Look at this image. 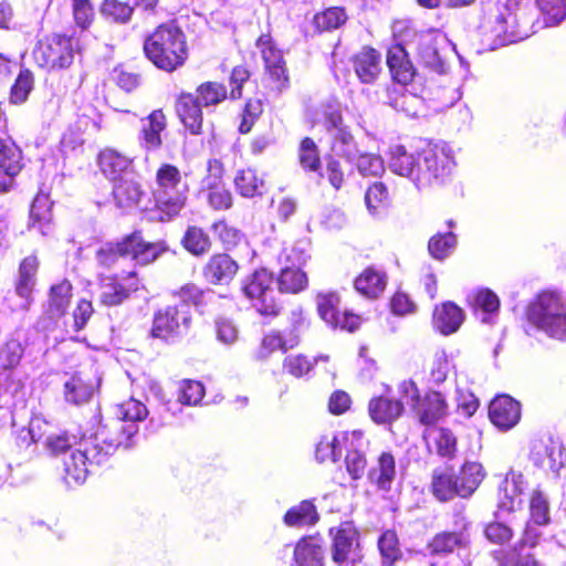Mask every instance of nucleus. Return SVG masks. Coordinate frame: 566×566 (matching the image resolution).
I'll list each match as a JSON object with an SVG mask.
<instances>
[{
	"label": "nucleus",
	"instance_id": "14",
	"mask_svg": "<svg viewBox=\"0 0 566 566\" xmlns=\"http://www.w3.org/2000/svg\"><path fill=\"white\" fill-rule=\"evenodd\" d=\"M531 460L535 465L559 475L560 470L566 467V449L558 439L542 438L533 442Z\"/></svg>",
	"mask_w": 566,
	"mask_h": 566
},
{
	"label": "nucleus",
	"instance_id": "60",
	"mask_svg": "<svg viewBox=\"0 0 566 566\" xmlns=\"http://www.w3.org/2000/svg\"><path fill=\"white\" fill-rule=\"evenodd\" d=\"M227 97V90L222 84L216 82H207L197 88L196 99L201 106H212L222 102Z\"/></svg>",
	"mask_w": 566,
	"mask_h": 566
},
{
	"label": "nucleus",
	"instance_id": "51",
	"mask_svg": "<svg viewBox=\"0 0 566 566\" xmlns=\"http://www.w3.org/2000/svg\"><path fill=\"white\" fill-rule=\"evenodd\" d=\"M298 161L306 171H319L322 166L319 150L312 138L305 137L302 139L298 147Z\"/></svg>",
	"mask_w": 566,
	"mask_h": 566
},
{
	"label": "nucleus",
	"instance_id": "64",
	"mask_svg": "<svg viewBox=\"0 0 566 566\" xmlns=\"http://www.w3.org/2000/svg\"><path fill=\"white\" fill-rule=\"evenodd\" d=\"M33 74L29 70L19 73L10 94V101L14 104H21L27 101L33 88Z\"/></svg>",
	"mask_w": 566,
	"mask_h": 566
},
{
	"label": "nucleus",
	"instance_id": "5",
	"mask_svg": "<svg viewBox=\"0 0 566 566\" xmlns=\"http://www.w3.org/2000/svg\"><path fill=\"white\" fill-rule=\"evenodd\" d=\"M522 22L517 10L509 0H499L485 12L483 28L493 34L499 45H506L526 39L530 30Z\"/></svg>",
	"mask_w": 566,
	"mask_h": 566
},
{
	"label": "nucleus",
	"instance_id": "25",
	"mask_svg": "<svg viewBox=\"0 0 566 566\" xmlns=\"http://www.w3.org/2000/svg\"><path fill=\"white\" fill-rule=\"evenodd\" d=\"M116 415H117L118 419H120L122 421L129 422V423L122 424L119 422H116L114 432H112L107 428H105V429L108 431L111 439H119V440L125 441L126 434L124 433V429L129 427V424H133L136 427V429H137L136 433H137L138 427H137V424H135V422L144 420L148 415V409L139 400L130 398L117 406Z\"/></svg>",
	"mask_w": 566,
	"mask_h": 566
},
{
	"label": "nucleus",
	"instance_id": "28",
	"mask_svg": "<svg viewBox=\"0 0 566 566\" xmlns=\"http://www.w3.org/2000/svg\"><path fill=\"white\" fill-rule=\"evenodd\" d=\"M238 264L228 254L212 255L203 268L206 280L212 284L230 282L238 272Z\"/></svg>",
	"mask_w": 566,
	"mask_h": 566
},
{
	"label": "nucleus",
	"instance_id": "16",
	"mask_svg": "<svg viewBox=\"0 0 566 566\" xmlns=\"http://www.w3.org/2000/svg\"><path fill=\"white\" fill-rule=\"evenodd\" d=\"M256 48L261 53L268 73L275 83V88L281 92L286 87L289 81L281 50L276 48L270 34L260 35Z\"/></svg>",
	"mask_w": 566,
	"mask_h": 566
},
{
	"label": "nucleus",
	"instance_id": "38",
	"mask_svg": "<svg viewBox=\"0 0 566 566\" xmlns=\"http://www.w3.org/2000/svg\"><path fill=\"white\" fill-rule=\"evenodd\" d=\"M51 221V202L48 196L40 193L31 205L29 229L36 230L42 235H48L52 229Z\"/></svg>",
	"mask_w": 566,
	"mask_h": 566
},
{
	"label": "nucleus",
	"instance_id": "20",
	"mask_svg": "<svg viewBox=\"0 0 566 566\" xmlns=\"http://www.w3.org/2000/svg\"><path fill=\"white\" fill-rule=\"evenodd\" d=\"M98 166L112 182L135 175L133 159L113 148H105L99 153Z\"/></svg>",
	"mask_w": 566,
	"mask_h": 566
},
{
	"label": "nucleus",
	"instance_id": "2",
	"mask_svg": "<svg viewBox=\"0 0 566 566\" xmlns=\"http://www.w3.org/2000/svg\"><path fill=\"white\" fill-rule=\"evenodd\" d=\"M144 51L158 69L171 72L187 57L185 35L174 23L161 24L145 40Z\"/></svg>",
	"mask_w": 566,
	"mask_h": 566
},
{
	"label": "nucleus",
	"instance_id": "59",
	"mask_svg": "<svg viewBox=\"0 0 566 566\" xmlns=\"http://www.w3.org/2000/svg\"><path fill=\"white\" fill-rule=\"evenodd\" d=\"M347 17L342 8H329L314 15L313 23L317 31H331L345 23Z\"/></svg>",
	"mask_w": 566,
	"mask_h": 566
},
{
	"label": "nucleus",
	"instance_id": "24",
	"mask_svg": "<svg viewBox=\"0 0 566 566\" xmlns=\"http://www.w3.org/2000/svg\"><path fill=\"white\" fill-rule=\"evenodd\" d=\"M525 482L522 474L511 472L506 474L499 486L497 507L499 510L513 512L522 504V493Z\"/></svg>",
	"mask_w": 566,
	"mask_h": 566
},
{
	"label": "nucleus",
	"instance_id": "46",
	"mask_svg": "<svg viewBox=\"0 0 566 566\" xmlns=\"http://www.w3.org/2000/svg\"><path fill=\"white\" fill-rule=\"evenodd\" d=\"M432 492L440 501H448L455 495L460 496L457 476L448 470L436 472L432 480Z\"/></svg>",
	"mask_w": 566,
	"mask_h": 566
},
{
	"label": "nucleus",
	"instance_id": "49",
	"mask_svg": "<svg viewBox=\"0 0 566 566\" xmlns=\"http://www.w3.org/2000/svg\"><path fill=\"white\" fill-rule=\"evenodd\" d=\"M469 543V535L465 532H446L438 534L431 542L432 553H451L457 547L465 546Z\"/></svg>",
	"mask_w": 566,
	"mask_h": 566
},
{
	"label": "nucleus",
	"instance_id": "13",
	"mask_svg": "<svg viewBox=\"0 0 566 566\" xmlns=\"http://www.w3.org/2000/svg\"><path fill=\"white\" fill-rule=\"evenodd\" d=\"M333 536V560L338 565L354 564L360 559L358 534L349 522L342 523L338 527L332 528Z\"/></svg>",
	"mask_w": 566,
	"mask_h": 566
},
{
	"label": "nucleus",
	"instance_id": "18",
	"mask_svg": "<svg viewBox=\"0 0 566 566\" xmlns=\"http://www.w3.org/2000/svg\"><path fill=\"white\" fill-rule=\"evenodd\" d=\"M491 422L500 430L507 431L521 419V405L507 395L494 398L489 407Z\"/></svg>",
	"mask_w": 566,
	"mask_h": 566
},
{
	"label": "nucleus",
	"instance_id": "43",
	"mask_svg": "<svg viewBox=\"0 0 566 566\" xmlns=\"http://www.w3.org/2000/svg\"><path fill=\"white\" fill-rule=\"evenodd\" d=\"M469 304L475 310L481 311L483 323L490 322V316L496 313L500 307L497 295L489 289H478L468 295Z\"/></svg>",
	"mask_w": 566,
	"mask_h": 566
},
{
	"label": "nucleus",
	"instance_id": "62",
	"mask_svg": "<svg viewBox=\"0 0 566 566\" xmlns=\"http://www.w3.org/2000/svg\"><path fill=\"white\" fill-rule=\"evenodd\" d=\"M457 237L452 232L433 235L428 242L429 253L437 260L446 259L455 248Z\"/></svg>",
	"mask_w": 566,
	"mask_h": 566
},
{
	"label": "nucleus",
	"instance_id": "31",
	"mask_svg": "<svg viewBox=\"0 0 566 566\" xmlns=\"http://www.w3.org/2000/svg\"><path fill=\"white\" fill-rule=\"evenodd\" d=\"M95 385L82 373L71 375L64 382L63 395L67 403L81 406L93 397Z\"/></svg>",
	"mask_w": 566,
	"mask_h": 566
},
{
	"label": "nucleus",
	"instance_id": "44",
	"mask_svg": "<svg viewBox=\"0 0 566 566\" xmlns=\"http://www.w3.org/2000/svg\"><path fill=\"white\" fill-rule=\"evenodd\" d=\"M283 520L287 526L313 525L318 521V513L315 505L311 501L305 500L291 507L285 513Z\"/></svg>",
	"mask_w": 566,
	"mask_h": 566
},
{
	"label": "nucleus",
	"instance_id": "57",
	"mask_svg": "<svg viewBox=\"0 0 566 566\" xmlns=\"http://www.w3.org/2000/svg\"><path fill=\"white\" fill-rule=\"evenodd\" d=\"M184 247L193 255H201L209 251L210 240L202 229L189 227L182 239Z\"/></svg>",
	"mask_w": 566,
	"mask_h": 566
},
{
	"label": "nucleus",
	"instance_id": "58",
	"mask_svg": "<svg viewBox=\"0 0 566 566\" xmlns=\"http://www.w3.org/2000/svg\"><path fill=\"white\" fill-rule=\"evenodd\" d=\"M24 348L20 340L10 338L0 347V369H14L21 361Z\"/></svg>",
	"mask_w": 566,
	"mask_h": 566
},
{
	"label": "nucleus",
	"instance_id": "56",
	"mask_svg": "<svg viewBox=\"0 0 566 566\" xmlns=\"http://www.w3.org/2000/svg\"><path fill=\"white\" fill-rule=\"evenodd\" d=\"M21 151L11 138H0V168L21 170Z\"/></svg>",
	"mask_w": 566,
	"mask_h": 566
},
{
	"label": "nucleus",
	"instance_id": "32",
	"mask_svg": "<svg viewBox=\"0 0 566 566\" xmlns=\"http://www.w3.org/2000/svg\"><path fill=\"white\" fill-rule=\"evenodd\" d=\"M416 413L422 424H432L448 413V403L444 396L439 391L428 392L420 400Z\"/></svg>",
	"mask_w": 566,
	"mask_h": 566
},
{
	"label": "nucleus",
	"instance_id": "35",
	"mask_svg": "<svg viewBox=\"0 0 566 566\" xmlns=\"http://www.w3.org/2000/svg\"><path fill=\"white\" fill-rule=\"evenodd\" d=\"M463 319L464 314L462 310L452 302L441 304V306L436 307L433 313V325L444 335L457 332Z\"/></svg>",
	"mask_w": 566,
	"mask_h": 566
},
{
	"label": "nucleus",
	"instance_id": "41",
	"mask_svg": "<svg viewBox=\"0 0 566 566\" xmlns=\"http://www.w3.org/2000/svg\"><path fill=\"white\" fill-rule=\"evenodd\" d=\"M388 98L392 108L410 117L417 116L423 105V101L418 95L409 93L403 86L390 90Z\"/></svg>",
	"mask_w": 566,
	"mask_h": 566
},
{
	"label": "nucleus",
	"instance_id": "3",
	"mask_svg": "<svg viewBox=\"0 0 566 566\" xmlns=\"http://www.w3.org/2000/svg\"><path fill=\"white\" fill-rule=\"evenodd\" d=\"M527 319L552 338L566 340V296L545 291L527 307Z\"/></svg>",
	"mask_w": 566,
	"mask_h": 566
},
{
	"label": "nucleus",
	"instance_id": "19",
	"mask_svg": "<svg viewBox=\"0 0 566 566\" xmlns=\"http://www.w3.org/2000/svg\"><path fill=\"white\" fill-rule=\"evenodd\" d=\"M403 402L391 396V389L385 386V392L370 399L368 412L371 420L378 424H390L401 417Z\"/></svg>",
	"mask_w": 566,
	"mask_h": 566
},
{
	"label": "nucleus",
	"instance_id": "4",
	"mask_svg": "<svg viewBox=\"0 0 566 566\" xmlns=\"http://www.w3.org/2000/svg\"><path fill=\"white\" fill-rule=\"evenodd\" d=\"M188 186L180 170L171 164H163L156 172L154 197L163 221L177 216L187 199Z\"/></svg>",
	"mask_w": 566,
	"mask_h": 566
},
{
	"label": "nucleus",
	"instance_id": "42",
	"mask_svg": "<svg viewBox=\"0 0 566 566\" xmlns=\"http://www.w3.org/2000/svg\"><path fill=\"white\" fill-rule=\"evenodd\" d=\"M427 444L430 449L434 448L441 457L451 458L455 452L457 439L453 433L446 428H431L424 432Z\"/></svg>",
	"mask_w": 566,
	"mask_h": 566
},
{
	"label": "nucleus",
	"instance_id": "40",
	"mask_svg": "<svg viewBox=\"0 0 566 566\" xmlns=\"http://www.w3.org/2000/svg\"><path fill=\"white\" fill-rule=\"evenodd\" d=\"M71 297L72 285L69 281L64 280L53 285L50 290L45 314L52 319L62 317L66 313Z\"/></svg>",
	"mask_w": 566,
	"mask_h": 566
},
{
	"label": "nucleus",
	"instance_id": "48",
	"mask_svg": "<svg viewBox=\"0 0 566 566\" xmlns=\"http://www.w3.org/2000/svg\"><path fill=\"white\" fill-rule=\"evenodd\" d=\"M366 446V441L364 440V444L357 446V442L354 444L348 443L346 446L347 454L345 457L346 470L349 476L353 480H359L364 476L367 465V460L364 453V448Z\"/></svg>",
	"mask_w": 566,
	"mask_h": 566
},
{
	"label": "nucleus",
	"instance_id": "30",
	"mask_svg": "<svg viewBox=\"0 0 566 566\" xmlns=\"http://www.w3.org/2000/svg\"><path fill=\"white\" fill-rule=\"evenodd\" d=\"M397 476L396 461L391 453L384 452L368 471V480L380 492H389Z\"/></svg>",
	"mask_w": 566,
	"mask_h": 566
},
{
	"label": "nucleus",
	"instance_id": "6",
	"mask_svg": "<svg viewBox=\"0 0 566 566\" xmlns=\"http://www.w3.org/2000/svg\"><path fill=\"white\" fill-rule=\"evenodd\" d=\"M420 158L421 176L417 177L419 189L444 184L455 168L453 151L443 142L429 144L420 151Z\"/></svg>",
	"mask_w": 566,
	"mask_h": 566
},
{
	"label": "nucleus",
	"instance_id": "27",
	"mask_svg": "<svg viewBox=\"0 0 566 566\" xmlns=\"http://www.w3.org/2000/svg\"><path fill=\"white\" fill-rule=\"evenodd\" d=\"M176 112L185 128L192 135H199L202 130L201 104L192 94L182 93L176 104Z\"/></svg>",
	"mask_w": 566,
	"mask_h": 566
},
{
	"label": "nucleus",
	"instance_id": "23",
	"mask_svg": "<svg viewBox=\"0 0 566 566\" xmlns=\"http://www.w3.org/2000/svg\"><path fill=\"white\" fill-rule=\"evenodd\" d=\"M38 265V259L33 255L23 259L20 264L15 283V294L20 298V302L15 305L17 310L27 311L30 307Z\"/></svg>",
	"mask_w": 566,
	"mask_h": 566
},
{
	"label": "nucleus",
	"instance_id": "9",
	"mask_svg": "<svg viewBox=\"0 0 566 566\" xmlns=\"http://www.w3.org/2000/svg\"><path fill=\"white\" fill-rule=\"evenodd\" d=\"M77 40L72 36L53 34L40 40L33 49L35 63L45 70L69 67L74 59Z\"/></svg>",
	"mask_w": 566,
	"mask_h": 566
},
{
	"label": "nucleus",
	"instance_id": "29",
	"mask_svg": "<svg viewBox=\"0 0 566 566\" xmlns=\"http://www.w3.org/2000/svg\"><path fill=\"white\" fill-rule=\"evenodd\" d=\"M126 244L128 245V256L142 265L154 262L167 249L161 241L145 242L138 232L126 237Z\"/></svg>",
	"mask_w": 566,
	"mask_h": 566
},
{
	"label": "nucleus",
	"instance_id": "10",
	"mask_svg": "<svg viewBox=\"0 0 566 566\" xmlns=\"http://www.w3.org/2000/svg\"><path fill=\"white\" fill-rule=\"evenodd\" d=\"M191 308L187 304L168 305L154 315L150 336L175 342L190 328Z\"/></svg>",
	"mask_w": 566,
	"mask_h": 566
},
{
	"label": "nucleus",
	"instance_id": "8",
	"mask_svg": "<svg viewBox=\"0 0 566 566\" xmlns=\"http://www.w3.org/2000/svg\"><path fill=\"white\" fill-rule=\"evenodd\" d=\"M323 125L329 137L331 156L354 164L360 154V148L349 127L344 124L340 109L337 106L328 105L325 108Z\"/></svg>",
	"mask_w": 566,
	"mask_h": 566
},
{
	"label": "nucleus",
	"instance_id": "7",
	"mask_svg": "<svg viewBox=\"0 0 566 566\" xmlns=\"http://www.w3.org/2000/svg\"><path fill=\"white\" fill-rule=\"evenodd\" d=\"M409 45L426 67L439 74L447 72V52L455 51L448 36L434 29L415 34Z\"/></svg>",
	"mask_w": 566,
	"mask_h": 566
},
{
	"label": "nucleus",
	"instance_id": "1",
	"mask_svg": "<svg viewBox=\"0 0 566 566\" xmlns=\"http://www.w3.org/2000/svg\"><path fill=\"white\" fill-rule=\"evenodd\" d=\"M136 427L129 424L124 429L126 440L111 439L108 431L98 428L95 433L84 434L77 440L76 436L65 431H53L48 434L44 441L45 449L52 454H60L66 451L70 453L64 458V480L70 486L83 484L92 468L106 462L119 447L130 448L136 436Z\"/></svg>",
	"mask_w": 566,
	"mask_h": 566
},
{
	"label": "nucleus",
	"instance_id": "55",
	"mask_svg": "<svg viewBox=\"0 0 566 566\" xmlns=\"http://www.w3.org/2000/svg\"><path fill=\"white\" fill-rule=\"evenodd\" d=\"M378 547L385 566H391L401 556L397 534L391 530L381 534L378 539Z\"/></svg>",
	"mask_w": 566,
	"mask_h": 566
},
{
	"label": "nucleus",
	"instance_id": "26",
	"mask_svg": "<svg viewBox=\"0 0 566 566\" xmlns=\"http://www.w3.org/2000/svg\"><path fill=\"white\" fill-rule=\"evenodd\" d=\"M285 552L292 551L295 566H322L324 560V551L322 542L316 537H304L292 548L285 546Z\"/></svg>",
	"mask_w": 566,
	"mask_h": 566
},
{
	"label": "nucleus",
	"instance_id": "36",
	"mask_svg": "<svg viewBox=\"0 0 566 566\" xmlns=\"http://www.w3.org/2000/svg\"><path fill=\"white\" fill-rule=\"evenodd\" d=\"M486 475L483 465L475 461H467L455 474L460 488V496L470 497Z\"/></svg>",
	"mask_w": 566,
	"mask_h": 566
},
{
	"label": "nucleus",
	"instance_id": "12",
	"mask_svg": "<svg viewBox=\"0 0 566 566\" xmlns=\"http://www.w3.org/2000/svg\"><path fill=\"white\" fill-rule=\"evenodd\" d=\"M306 327V321L302 312L293 313L292 327L284 331H271L265 334L259 348L254 353L256 360H265L276 350L287 352L300 344L301 334Z\"/></svg>",
	"mask_w": 566,
	"mask_h": 566
},
{
	"label": "nucleus",
	"instance_id": "45",
	"mask_svg": "<svg viewBox=\"0 0 566 566\" xmlns=\"http://www.w3.org/2000/svg\"><path fill=\"white\" fill-rule=\"evenodd\" d=\"M134 8L119 0H103L99 7V13L104 20L116 24H126L130 21Z\"/></svg>",
	"mask_w": 566,
	"mask_h": 566
},
{
	"label": "nucleus",
	"instance_id": "37",
	"mask_svg": "<svg viewBox=\"0 0 566 566\" xmlns=\"http://www.w3.org/2000/svg\"><path fill=\"white\" fill-rule=\"evenodd\" d=\"M113 196L118 207L133 208L139 203L144 191L133 175L114 182Z\"/></svg>",
	"mask_w": 566,
	"mask_h": 566
},
{
	"label": "nucleus",
	"instance_id": "53",
	"mask_svg": "<svg viewBox=\"0 0 566 566\" xmlns=\"http://www.w3.org/2000/svg\"><path fill=\"white\" fill-rule=\"evenodd\" d=\"M546 27L558 25L566 19V0H536Z\"/></svg>",
	"mask_w": 566,
	"mask_h": 566
},
{
	"label": "nucleus",
	"instance_id": "33",
	"mask_svg": "<svg viewBox=\"0 0 566 566\" xmlns=\"http://www.w3.org/2000/svg\"><path fill=\"white\" fill-rule=\"evenodd\" d=\"M387 64L392 78L402 86L410 83L416 74L415 67L401 45H395L388 50Z\"/></svg>",
	"mask_w": 566,
	"mask_h": 566
},
{
	"label": "nucleus",
	"instance_id": "21",
	"mask_svg": "<svg viewBox=\"0 0 566 566\" xmlns=\"http://www.w3.org/2000/svg\"><path fill=\"white\" fill-rule=\"evenodd\" d=\"M139 130V144L146 151L158 150L163 145L161 134L167 127V119L161 109L153 111L142 118Z\"/></svg>",
	"mask_w": 566,
	"mask_h": 566
},
{
	"label": "nucleus",
	"instance_id": "17",
	"mask_svg": "<svg viewBox=\"0 0 566 566\" xmlns=\"http://www.w3.org/2000/svg\"><path fill=\"white\" fill-rule=\"evenodd\" d=\"M355 442L357 446L364 444V433L359 430L323 436L316 444L315 457L319 462L326 460L336 462L342 455V448Z\"/></svg>",
	"mask_w": 566,
	"mask_h": 566
},
{
	"label": "nucleus",
	"instance_id": "39",
	"mask_svg": "<svg viewBox=\"0 0 566 566\" xmlns=\"http://www.w3.org/2000/svg\"><path fill=\"white\" fill-rule=\"evenodd\" d=\"M386 284V274L373 266L364 270L355 280L356 291L368 298L378 297L384 292Z\"/></svg>",
	"mask_w": 566,
	"mask_h": 566
},
{
	"label": "nucleus",
	"instance_id": "61",
	"mask_svg": "<svg viewBox=\"0 0 566 566\" xmlns=\"http://www.w3.org/2000/svg\"><path fill=\"white\" fill-rule=\"evenodd\" d=\"M205 396L201 382L185 379L178 386V401L185 406H197Z\"/></svg>",
	"mask_w": 566,
	"mask_h": 566
},
{
	"label": "nucleus",
	"instance_id": "11",
	"mask_svg": "<svg viewBox=\"0 0 566 566\" xmlns=\"http://www.w3.org/2000/svg\"><path fill=\"white\" fill-rule=\"evenodd\" d=\"M273 284V275L265 269L256 270L242 283L244 295L261 315L275 316L280 312Z\"/></svg>",
	"mask_w": 566,
	"mask_h": 566
},
{
	"label": "nucleus",
	"instance_id": "50",
	"mask_svg": "<svg viewBox=\"0 0 566 566\" xmlns=\"http://www.w3.org/2000/svg\"><path fill=\"white\" fill-rule=\"evenodd\" d=\"M277 284L282 292L298 293L307 286V276L298 266H286L281 271Z\"/></svg>",
	"mask_w": 566,
	"mask_h": 566
},
{
	"label": "nucleus",
	"instance_id": "63",
	"mask_svg": "<svg viewBox=\"0 0 566 566\" xmlns=\"http://www.w3.org/2000/svg\"><path fill=\"white\" fill-rule=\"evenodd\" d=\"M128 245L126 244V238L118 243H105L96 252V260L104 266H112L119 256H128Z\"/></svg>",
	"mask_w": 566,
	"mask_h": 566
},
{
	"label": "nucleus",
	"instance_id": "15",
	"mask_svg": "<svg viewBox=\"0 0 566 566\" xmlns=\"http://www.w3.org/2000/svg\"><path fill=\"white\" fill-rule=\"evenodd\" d=\"M339 296L336 293L319 294L317 296V311L321 318L333 328L354 332L360 325V317L353 313L338 310Z\"/></svg>",
	"mask_w": 566,
	"mask_h": 566
},
{
	"label": "nucleus",
	"instance_id": "22",
	"mask_svg": "<svg viewBox=\"0 0 566 566\" xmlns=\"http://www.w3.org/2000/svg\"><path fill=\"white\" fill-rule=\"evenodd\" d=\"M420 153H408L403 146H394L390 149L388 166L389 169L401 177L411 180L418 188L417 177L421 176Z\"/></svg>",
	"mask_w": 566,
	"mask_h": 566
},
{
	"label": "nucleus",
	"instance_id": "47",
	"mask_svg": "<svg viewBox=\"0 0 566 566\" xmlns=\"http://www.w3.org/2000/svg\"><path fill=\"white\" fill-rule=\"evenodd\" d=\"M237 191L245 198H252L262 193L264 182L253 169L239 170L234 178Z\"/></svg>",
	"mask_w": 566,
	"mask_h": 566
},
{
	"label": "nucleus",
	"instance_id": "34",
	"mask_svg": "<svg viewBox=\"0 0 566 566\" xmlns=\"http://www.w3.org/2000/svg\"><path fill=\"white\" fill-rule=\"evenodd\" d=\"M356 75L363 83H373L380 73V54L375 49L364 48L353 59Z\"/></svg>",
	"mask_w": 566,
	"mask_h": 566
},
{
	"label": "nucleus",
	"instance_id": "54",
	"mask_svg": "<svg viewBox=\"0 0 566 566\" xmlns=\"http://www.w3.org/2000/svg\"><path fill=\"white\" fill-rule=\"evenodd\" d=\"M128 296L127 290L112 277H106L99 286L98 298L107 306L120 304Z\"/></svg>",
	"mask_w": 566,
	"mask_h": 566
},
{
	"label": "nucleus",
	"instance_id": "52",
	"mask_svg": "<svg viewBox=\"0 0 566 566\" xmlns=\"http://www.w3.org/2000/svg\"><path fill=\"white\" fill-rule=\"evenodd\" d=\"M551 521L548 497L539 490H534L530 499V520L536 525H547Z\"/></svg>",
	"mask_w": 566,
	"mask_h": 566
}]
</instances>
